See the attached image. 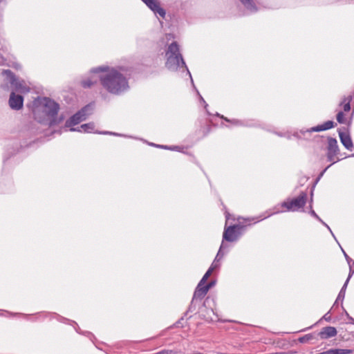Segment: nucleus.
Instances as JSON below:
<instances>
[{"mask_svg":"<svg viewBox=\"0 0 354 354\" xmlns=\"http://www.w3.org/2000/svg\"><path fill=\"white\" fill-rule=\"evenodd\" d=\"M93 110V106L92 104H88L84 106L81 110L66 120L65 127L73 128V126L85 120L88 116L92 113Z\"/></svg>","mask_w":354,"mask_h":354,"instance_id":"nucleus-6","label":"nucleus"},{"mask_svg":"<svg viewBox=\"0 0 354 354\" xmlns=\"http://www.w3.org/2000/svg\"><path fill=\"white\" fill-rule=\"evenodd\" d=\"M8 104L12 109L19 111L23 107L24 97L21 95L16 94L15 92L12 91L10 95Z\"/></svg>","mask_w":354,"mask_h":354,"instance_id":"nucleus-12","label":"nucleus"},{"mask_svg":"<svg viewBox=\"0 0 354 354\" xmlns=\"http://www.w3.org/2000/svg\"><path fill=\"white\" fill-rule=\"evenodd\" d=\"M320 223H321L322 225H324L325 227H327V229L330 232V233L332 234V235H333V236H334V234H333V232H332V230H330V227H329V226H328V225H327V224H326L324 221H322V222H320Z\"/></svg>","mask_w":354,"mask_h":354,"instance_id":"nucleus-37","label":"nucleus"},{"mask_svg":"<svg viewBox=\"0 0 354 354\" xmlns=\"http://www.w3.org/2000/svg\"><path fill=\"white\" fill-rule=\"evenodd\" d=\"M307 193L302 192L300 194L293 198H288L283 201V205L286 206V211L288 212H298L302 209L307 201Z\"/></svg>","mask_w":354,"mask_h":354,"instance_id":"nucleus-7","label":"nucleus"},{"mask_svg":"<svg viewBox=\"0 0 354 354\" xmlns=\"http://www.w3.org/2000/svg\"><path fill=\"white\" fill-rule=\"evenodd\" d=\"M0 88L5 91L26 93L30 91V85L24 80L18 79L10 70H2Z\"/></svg>","mask_w":354,"mask_h":354,"instance_id":"nucleus-3","label":"nucleus"},{"mask_svg":"<svg viewBox=\"0 0 354 354\" xmlns=\"http://www.w3.org/2000/svg\"><path fill=\"white\" fill-rule=\"evenodd\" d=\"M272 212L269 213L268 214V216H265L263 218H261L259 220H257V221H255L254 222L257 223L261 220H263L267 217H269L272 214H279V213H283V212H287L286 211V206H284L283 205V202L281 203H279L277 205H276L272 209Z\"/></svg>","mask_w":354,"mask_h":354,"instance_id":"nucleus-18","label":"nucleus"},{"mask_svg":"<svg viewBox=\"0 0 354 354\" xmlns=\"http://www.w3.org/2000/svg\"><path fill=\"white\" fill-rule=\"evenodd\" d=\"M151 10L157 17L165 18L166 12L160 7L158 0H142Z\"/></svg>","mask_w":354,"mask_h":354,"instance_id":"nucleus-11","label":"nucleus"},{"mask_svg":"<svg viewBox=\"0 0 354 354\" xmlns=\"http://www.w3.org/2000/svg\"><path fill=\"white\" fill-rule=\"evenodd\" d=\"M122 67L113 68L108 66H100L93 68L91 73L97 75L102 87L108 93L120 95L129 88L128 79L123 73Z\"/></svg>","mask_w":354,"mask_h":354,"instance_id":"nucleus-1","label":"nucleus"},{"mask_svg":"<svg viewBox=\"0 0 354 354\" xmlns=\"http://www.w3.org/2000/svg\"><path fill=\"white\" fill-rule=\"evenodd\" d=\"M150 145L152 146H156L157 147H160V148H162V149H169V150H173V151H180V147L178 146H169V147L167 145H155L153 143H151Z\"/></svg>","mask_w":354,"mask_h":354,"instance_id":"nucleus-25","label":"nucleus"},{"mask_svg":"<svg viewBox=\"0 0 354 354\" xmlns=\"http://www.w3.org/2000/svg\"><path fill=\"white\" fill-rule=\"evenodd\" d=\"M216 268V267H209V268L206 272V273L204 274V276L203 277V278L201 279V280L200 281L199 283H203V284H205L207 279L212 274L213 271L214 270V269Z\"/></svg>","mask_w":354,"mask_h":354,"instance_id":"nucleus-22","label":"nucleus"},{"mask_svg":"<svg viewBox=\"0 0 354 354\" xmlns=\"http://www.w3.org/2000/svg\"><path fill=\"white\" fill-rule=\"evenodd\" d=\"M96 82L97 79L92 76L86 80H82V86L85 88H91Z\"/></svg>","mask_w":354,"mask_h":354,"instance_id":"nucleus-21","label":"nucleus"},{"mask_svg":"<svg viewBox=\"0 0 354 354\" xmlns=\"http://www.w3.org/2000/svg\"><path fill=\"white\" fill-rule=\"evenodd\" d=\"M239 1L243 5L248 13H254L259 10L254 0H239Z\"/></svg>","mask_w":354,"mask_h":354,"instance_id":"nucleus-17","label":"nucleus"},{"mask_svg":"<svg viewBox=\"0 0 354 354\" xmlns=\"http://www.w3.org/2000/svg\"><path fill=\"white\" fill-rule=\"evenodd\" d=\"M353 100L352 95L344 97L340 103V105H343V109L345 112H348L351 109V102Z\"/></svg>","mask_w":354,"mask_h":354,"instance_id":"nucleus-19","label":"nucleus"},{"mask_svg":"<svg viewBox=\"0 0 354 354\" xmlns=\"http://www.w3.org/2000/svg\"><path fill=\"white\" fill-rule=\"evenodd\" d=\"M333 354H351L353 351L351 349L333 348Z\"/></svg>","mask_w":354,"mask_h":354,"instance_id":"nucleus-24","label":"nucleus"},{"mask_svg":"<svg viewBox=\"0 0 354 354\" xmlns=\"http://www.w3.org/2000/svg\"><path fill=\"white\" fill-rule=\"evenodd\" d=\"M337 120L339 124H346V119L345 115L342 111H339L336 116Z\"/></svg>","mask_w":354,"mask_h":354,"instance_id":"nucleus-26","label":"nucleus"},{"mask_svg":"<svg viewBox=\"0 0 354 354\" xmlns=\"http://www.w3.org/2000/svg\"><path fill=\"white\" fill-rule=\"evenodd\" d=\"M226 220H227V222L229 221V215H226Z\"/></svg>","mask_w":354,"mask_h":354,"instance_id":"nucleus-40","label":"nucleus"},{"mask_svg":"<svg viewBox=\"0 0 354 354\" xmlns=\"http://www.w3.org/2000/svg\"><path fill=\"white\" fill-rule=\"evenodd\" d=\"M165 57L167 59L165 66L169 70L175 71L180 68L185 69L192 78L191 73L186 66L176 41H173L168 46ZM191 80L193 83V80L191 79Z\"/></svg>","mask_w":354,"mask_h":354,"instance_id":"nucleus-4","label":"nucleus"},{"mask_svg":"<svg viewBox=\"0 0 354 354\" xmlns=\"http://www.w3.org/2000/svg\"><path fill=\"white\" fill-rule=\"evenodd\" d=\"M243 219L245 221H254L255 218H243Z\"/></svg>","mask_w":354,"mask_h":354,"instance_id":"nucleus-38","label":"nucleus"},{"mask_svg":"<svg viewBox=\"0 0 354 354\" xmlns=\"http://www.w3.org/2000/svg\"><path fill=\"white\" fill-rule=\"evenodd\" d=\"M327 315H328V313H327V314H326V315L324 316V318L326 320H327V321H328V320H329V319H330V317H327Z\"/></svg>","mask_w":354,"mask_h":354,"instance_id":"nucleus-39","label":"nucleus"},{"mask_svg":"<svg viewBox=\"0 0 354 354\" xmlns=\"http://www.w3.org/2000/svg\"><path fill=\"white\" fill-rule=\"evenodd\" d=\"M344 256H345V257H346V260H347V263H348V264L349 266H351V263L352 262L353 263V260H352V259H351V258H350V257H348V256L345 253V252H344Z\"/></svg>","mask_w":354,"mask_h":354,"instance_id":"nucleus-33","label":"nucleus"},{"mask_svg":"<svg viewBox=\"0 0 354 354\" xmlns=\"http://www.w3.org/2000/svg\"><path fill=\"white\" fill-rule=\"evenodd\" d=\"M198 93V95H199V97H200V100L201 102H203V103L204 104V106H205V109H207L208 104L205 102V101L204 100V99L203 98V97L199 94L198 91H197Z\"/></svg>","mask_w":354,"mask_h":354,"instance_id":"nucleus-34","label":"nucleus"},{"mask_svg":"<svg viewBox=\"0 0 354 354\" xmlns=\"http://www.w3.org/2000/svg\"><path fill=\"white\" fill-rule=\"evenodd\" d=\"M313 337L312 335L310 334H307L303 337H301L299 338V341L301 342V343H305L308 341H309L310 339H311Z\"/></svg>","mask_w":354,"mask_h":354,"instance_id":"nucleus-29","label":"nucleus"},{"mask_svg":"<svg viewBox=\"0 0 354 354\" xmlns=\"http://www.w3.org/2000/svg\"><path fill=\"white\" fill-rule=\"evenodd\" d=\"M348 157H354V154H351V155L348 156Z\"/></svg>","mask_w":354,"mask_h":354,"instance_id":"nucleus-41","label":"nucleus"},{"mask_svg":"<svg viewBox=\"0 0 354 354\" xmlns=\"http://www.w3.org/2000/svg\"><path fill=\"white\" fill-rule=\"evenodd\" d=\"M313 191H312L311 192V198H310V202H309V209H310V210H309L308 213L312 216H313L315 218H316L317 221H319V222H322V219L316 214V212L313 209Z\"/></svg>","mask_w":354,"mask_h":354,"instance_id":"nucleus-20","label":"nucleus"},{"mask_svg":"<svg viewBox=\"0 0 354 354\" xmlns=\"http://www.w3.org/2000/svg\"><path fill=\"white\" fill-rule=\"evenodd\" d=\"M337 329L333 326L324 327L319 333L321 339H326L337 335Z\"/></svg>","mask_w":354,"mask_h":354,"instance_id":"nucleus-14","label":"nucleus"},{"mask_svg":"<svg viewBox=\"0 0 354 354\" xmlns=\"http://www.w3.org/2000/svg\"><path fill=\"white\" fill-rule=\"evenodd\" d=\"M332 165L330 164V165H328V167H326L321 173L319 175V176L317 177V181L319 180L320 178L323 176V175L324 174V173L326 171V170L331 166Z\"/></svg>","mask_w":354,"mask_h":354,"instance_id":"nucleus-31","label":"nucleus"},{"mask_svg":"<svg viewBox=\"0 0 354 354\" xmlns=\"http://www.w3.org/2000/svg\"><path fill=\"white\" fill-rule=\"evenodd\" d=\"M216 115L221 117L225 121L232 123L235 126H244V127H252L253 123L250 121H245V120H239L237 119L229 120L228 118L224 117L223 115H221L219 113H216Z\"/></svg>","mask_w":354,"mask_h":354,"instance_id":"nucleus-16","label":"nucleus"},{"mask_svg":"<svg viewBox=\"0 0 354 354\" xmlns=\"http://www.w3.org/2000/svg\"><path fill=\"white\" fill-rule=\"evenodd\" d=\"M208 292V287H206L205 284L199 283L194 291L192 304L195 301L202 300Z\"/></svg>","mask_w":354,"mask_h":354,"instance_id":"nucleus-13","label":"nucleus"},{"mask_svg":"<svg viewBox=\"0 0 354 354\" xmlns=\"http://www.w3.org/2000/svg\"><path fill=\"white\" fill-rule=\"evenodd\" d=\"M353 273H354V270L352 269V267H350V271H349V274H348V278L346 280L343 287L341 289V290H344V292H346V289L347 285L348 283V281H349L351 277H352V275L353 274Z\"/></svg>","mask_w":354,"mask_h":354,"instance_id":"nucleus-27","label":"nucleus"},{"mask_svg":"<svg viewBox=\"0 0 354 354\" xmlns=\"http://www.w3.org/2000/svg\"><path fill=\"white\" fill-rule=\"evenodd\" d=\"M339 136L342 144L348 150H352L353 147L352 139L348 133L339 131Z\"/></svg>","mask_w":354,"mask_h":354,"instance_id":"nucleus-15","label":"nucleus"},{"mask_svg":"<svg viewBox=\"0 0 354 354\" xmlns=\"http://www.w3.org/2000/svg\"><path fill=\"white\" fill-rule=\"evenodd\" d=\"M225 248V246H224V243L223 242L222 243L221 247H220V249L217 253V255L214 261V262L212 263V264L211 266H216L215 264L216 261H218L219 259L223 256L224 254V252H223V250Z\"/></svg>","mask_w":354,"mask_h":354,"instance_id":"nucleus-23","label":"nucleus"},{"mask_svg":"<svg viewBox=\"0 0 354 354\" xmlns=\"http://www.w3.org/2000/svg\"><path fill=\"white\" fill-rule=\"evenodd\" d=\"M332 165L330 164V165H328V167H326L321 173L319 175V176L317 177V181L319 180L320 178L323 176V175L324 174V173L326 171V170L331 166Z\"/></svg>","mask_w":354,"mask_h":354,"instance_id":"nucleus-30","label":"nucleus"},{"mask_svg":"<svg viewBox=\"0 0 354 354\" xmlns=\"http://www.w3.org/2000/svg\"><path fill=\"white\" fill-rule=\"evenodd\" d=\"M334 127V122L332 120H328L322 124L317 125L316 127H311L310 129H301L299 131H295L293 136L298 139H308V136L312 132H319L326 130H328Z\"/></svg>","mask_w":354,"mask_h":354,"instance_id":"nucleus-5","label":"nucleus"},{"mask_svg":"<svg viewBox=\"0 0 354 354\" xmlns=\"http://www.w3.org/2000/svg\"><path fill=\"white\" fill-rule=\"evenodd\" d=\"M344 297H345V292H344V290H341L338 294V296L336 299L334 306L337 305L339 301H341V303H342V301L344 299Z\"/></svg>","mask_w":354,"mask_h":354,"instance_id":"nucleus-28","label":"nucleus"},{"mask_svg":"<svg viewBox=\"0 0 354 354\" xmlns=\"http://www.w3.org/2000/svg\"><path fill=\"white\" fill-rule=\"evenodd\" d=\"M327 153L326 157L329 162H331V165L340 160L339 158L335 159V157L339 153V149L337 144V141L335 138H328V145H327Z\"/></svg>","mask_w":354,"mask_h":354,"instance_id":"nucleus-9","label":"nucleus"},{"mask_svg":"<svg viewBox=\"0 0 354 354\" xmlns=\"http://www.w3.org/2000/svg\"><path fill=\"white\" fill-rule=\"evenodd\" d=\"M95 129V124L93 122H89L86 124H82L80 127L77 128H71V131H79V132H84V133H95L99 134H104V135H113L116 136H124L122 134L113 133L111 131H94Z\"/></svg>","mask_w":354,"mask_h":354,"instance_id":"nucleus-10","label":"nucleus"},{"mask_svg":"<svg viewBox=\"0 0 354 354\" xmlns=\"http://www.w3.org/2000/svg\"><path fill=\"white\" fill-rule=\"evenodd\" d=\"M172 353L173 351L171 350H167L160 351L158 354H171Z\"/></svg>","mask_w":354,"mask_h":354,"instance_id":"nucleus-36","label":"nucleus"},{"mask_svg":"<svg viewBox=\"0 0 354 354\" xmlns=\"http://www.w3.org/2000/svg\"><path fill=\"white\" fill-rule=\"evenodd\" d=\"M59 109L58 103L48 97L38 98L34 101L32 113L34 118L40 123L53 126L62 120H57L56 116Z\"/></svg>","mask_w":354,"mask_h":354,"instance_id":"nucleus-2","label":"nucleus"},{"mask_svg":"<svg viewBox=\"0 0 354 354\" xmlns=\"http://www.w3.org/2000/svg\"><path fill=\"white\" fill-rule=\"evenodd\" d=\"M277 135L281 136V137H286L288 139H290L291 138V136H290V134L288 132H286V133H278Z\"/></svg>","mask_w":354,"mask_h":354,"instance_id":"nucleus-32","label":"nucleus"},{"mask_svg":"<svg viewBox=\"0 0 354 354\" xmlns=\"http://www.w3.org/2000/svg\"><path fill=\"white\" fill-rule=\"evenodd\" d=\"M245 227L239 223L225 227L223 235V239L229 242L238 240L244 231Z\"/></svg>","mask_w":354,"mask_h":354,"instance_id":"nucleus-8","label":"nucleus"},{"mask_svg":"<svg viewBox=\"0 0 354 354\" xmlns=\"http://www.w3.org/2000/svg\"><path fill=\"white\" fill-rule=\"evenodd\" d=\"M215 282L214 281H211L210 282H209L208 283H205V286L206 287H208V290L212 287L214 286Z\"/></svg>","mask_w":354,"mask_h":354,"instance_id":"nucleus-35","label":"nucleus"}]
</instances>
